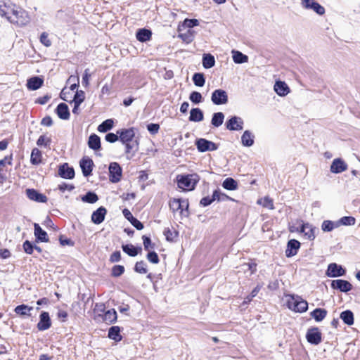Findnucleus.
Masks as SVG:
<instances>
[{
	"instance_id": "58",
	"label": "nucleus",
	"mask_w": 360,
	"mask_h": 360,
	"mask_svg": "<svg viewBox=\"0 0 360 360\" xmlns=\"http://www.w3.org/2000/svg\"><path fill=\"white\" fill-rule=\"evenodd\" d=\"M22 247H23L24 251L27 254H29V255L32 254L33 250H34V246L29 240H25L23 243Z\"/></svg>"
},
{
	"instance_id": "29",
	"label": "nucleus",
	"mask_w": 360,
	"mask_h": 360,
	"mask_svg": "<svg viewBox=\"0 0 360 360\" xmlns=\"http://www.w3.org/2000/svg\"><path fill=\"white\" fill-rule=\"evenodd\" d=\"M89 147L94 150H99L101 148V139L96 134H91L88 141Z\"/></svg>"
},
{
	"instance_id": "64",
	"label": "nucleus",
	"mask_w": 360,
	"mask_h": 360,
	"mask_svg": "<svg viewBox=\"0 0 360 360\" xmlns=\"http://www.w3.org/2000/svg\"><path fill=\"white\" fill-rule=\"evenodd\" d=\"M143 246L144 249L146 250H148L149 248H153L154 245H152L151 240L149 237H147L146 236H143Z\"/></svg>"
},
{
	"instance_id": "46",
	"label": "nucleus",
	"mask_w": 360,
	"mask_h": 360,
	"mask_svg": "<svg viewBox=\"0 0 360 360\" xmlns=\"http://www.w3.org/2000/svg\"><path fill=\"white\" fill-rule=\"evenodd\" d=\"M117 319V313L114 309L108 310L103 316V320L106 322L113 323Z\"/></svg>"
},
{
	"instance_id": "6",
	"label": "nucleus",
	"mask_w": 360,
	"mask_h": 360,
	"mask_svg": "<svg viewBox=\"0 0 360 360\" xmlns=\"http://www.w3.org/2000/svg\"><path fill=\"white\" fill-rule=\"evenodd\" d=\"M195 146L200 152L214 151L218 148L216 143L205 139L196 140Z\"/></svg>"
},
{
	"instance_id": "34",
	"label": "nucleus",
	"mask_w": 360,
	"mask_h": 360,
	"mask_svg": "<svg viewBox=\"0 0 360 360\" xmlns=\"http://www.w3.org/2000/svg\"><path fill=\"white\" fill-rule=\"evenodd\" d=\"M356 223V219L353 217L345 216L341 217L338 221H336V226H352Z\"/></svg>"
},
{
	"instance_id": "4",
	"label": "nucleus",
	"mask_w": 360,
	"mask_h": 360,
	"mask_svg": "<svg viewBox=\"0 0 360 360\" xmlns=\"http://www.w3.org/2000/svg\"><path fill=\"white\" fill-rule=\"evenodd\" d=\"M211 101L217 105L226 104L228 103V94L223 89H216L212 94Z\"/></svg>"
},
{
	"instance_id": "54",
	"label": "nucleus",
	"mask_w": 360,
	"mask_h": 360,
	"mask_svg": "<svg viewBox=\"0 0 360 360\" xmlns=\"http://www.w3.org/2000/svg\"><path fill=\"white\" fill-rule=\"evenodd\" d=\"M124 271V267L122 265H115L112 269V276L118 277L121 276Z\"/></svg>"
},
{
	"instance_id": "9",
	"label": "nucleus",
	"mask_w": 360,
	"mask_h": 360,
	"mask_svg": "<svg viewBox=\"0 0 360 360\" xmlns=\"http://www.w3.org/2000/svg\"><path fill=\"white\" fill-rule=\"evenodd\" d=\"M306 338L309 343L318 345L321 342V333L317 327H314L307 330Z\"/></svg>"
},
{
	"instance_id": "52",
	"label": "nucleus",
	"mask_w": 360,
	"mask_h": 360,
	"mask_svg": "<svg viewBox=\"0 0 360 360\" xmlns=\"http://www.w3.org/2000/svg\"><path fill=\"white\" fill-rule=\"evenodd\" d=\"M164 235L167 241H173L177 237V233L172 231L169 228H167L164 231Z\"/></svg>"
},
{
	"instance_id": "53",
	"label": "nucleus",
	"mask_w": 360,
	"mask_h": 360,
	"mask_svg": "<svg viewBox=\"0 0 360 360\" xmlns=\"http://www.w3.org/2000/svg\"><path fill=\"white\" fill-rule=\"evenodd\" d=\"M84 92L82 90H79L76 91L72 102L81 104L84 101Z\"/></svg>"
},
{
	"instance_id": "17",
	"label": "nucleus",
	"mask_w": 360,
	"mask_h": 360,
	"mask_svg": "<svg viewBox=\"0 0 360 360\" xmlns=\"http://www.w3.org/2000/svg\"><path fill=\"white\" fill-rule=\"evenodd\" d=\"M300 247V243L295 240L291 239L288 242L287 249L285 250V255L288 257L295 255L297 252L298 249Z\"/></svg>"
},
{
	"instance_id": "47",
	"label": "nucleus",
	"mask_w": 360,
	"mask_h": 360,
	"mask_svg": "<svg viewBox=\"0 0 360 360\" xmlns=\"http://www.w3.org/2000/svg\"><path fill=\"white\" fill-rule=\"evenodd\" d=\"M214 198L218 201L233 200V198L228 196L225 193L220 192L219 190H215L214 192Z\"/></svg>"
},
{
	"instance_id": "15",
	"label": "nucleus",
	"mask_w": 360,
	"mask_h": 360,
	"mask_svg": "<svg viewBox=\"0 0 360 360\" xmlns=\"http://www.w3.org/2000/svg\"><path fill=\"white\" fill-rule=\"evenodd\" d=\"M51 322L48 312L43 311L40 314V320L37 323V328L39 330L43 331L49 329L51 327Z\"/></svg>"
},
{
	"instance_id": "2",
	"label": "nucleus",
	"mask_w": 360,
	"mask_h": 360,
	"mask_svg": "<svg viewBox=\"0 0 360 360\" xmlns=\"http://www.w3.org/2000/svg\"><path fill=\"white\" fill-rule=\"evenodd\" d=\"M12 15H9L8 21L18 25H25L29 22L27 13L20 7H16L15 10H11Z\"/></svg>"
},
{
	"instance_id": "42",
	"label": "nucleus",
	"mask_w": 360,
	"mask_h": 360,
	"mask_svg": "<svg viewBox=\"0 0 360 360\" xmlns=\"http://www.w3.org/2000/svg\"><path fill=\"white\" fill-rule=\"evenodd\" d=\"M194 84L197 86H203L205 83V79L202 73H195L193 76Z\"/></svg>"
},
{
	"instance_id": "36",
	"label": "nucleus",
	"mask_w": 360,
	"mask_h": 360,
	"mask_svg": "<svg viewBox=\"0 0 360 360\" xmlns=\"http://www.w3.org/2000/svg\"><path fill=\"white\" fill-rule=\"evenodd\" d=\"M224 188L229 191H234L238 188V183L233 178H226L222 183Z\"/></svg>"
},
{
	"instance_id": "48",
	"label": "nucleus",
	"mask_w": 360,
	"mask_h": 360,
	"mask_svg": "<svg viewBox=\"0 0 360 360\" xmlns=\"http://www.w3.org/2000/svg\"><path fill=\"white\" fill-rule=\"evenodd\" d=\"M240 268L245 273L249 271L250 275H252L256 271V264L245 263L241 265Z\"/></svg>"
},
{
	"instance_id": "31",
	"label": "nucleus",
	"mask_w": 360,
	"mask_h": 360,
	"mask_svg": "<svg viewBox=\"0 0 360 360\" xmlns=\"http://www.w3.org/2000/svg\"><path fill=\"white\" fill-rule=\"evenodd\" d=\"M215 65L214 57L210 53H205L202 56V65L206 69H210Z\"/></svg>"
},
{
	"instance_id": "23",
	"label": "nucleus",
	"mask_w": 360,
	"mask_h": 360,
	"mask_svg": "<svg viewBox=\"0 0 360 360\" xmlns=\"http://www.w3.org/2000/svg\"><path fill=\"white\" fill-rule=\"evenodd\" d=\"M56 111V113L59 118H60L62 120H65L69 119V117H70L69 108H68V106L65 103H60L57 106Z\"/></svg>"
},
{
	"instance_id": "7",
	"label": "nucleus",
	"mask_w": 360,
	"mask_h": 360,
	"mask_svg": "<svg viewBox=\"0 0 360 360\" xmlns=\"http://www.w3.org/2000/svg\"><path fill=\"white\" fill-rule=\"evenodd\" d=\"M243 120L241 117L233 116L226 122V127L230 131H240L243 128Z\"/></svg>"
},
{
	"instance_id": "41",
	"label": "nucleus",
	"mask_w": 360,
	"mask_h": 360,
	"mask_svg": "<svg viewBox=\"0 0 360 360\" xmlns=\"http://www.w3.org/2000/svg\"><path fill=\"white\" fill-rule=\"evenodd\" d=\"M257 203L269 210L274 209L273 200L268 196L259 199Z\"/></svg>"
},
{
	"instance_id": "45",
	"label": "nucleus",
	"mask_w": 360,
	"mask_h": 360,
	"mask_svg": "<svg viewBox=\"0 0 360 360\" xmlns=\"http://www.w3.org/2000/svg\"><path fill=\"white\" fill-rule=\"evenodd\" d=\"M32 309V307H30L25 304H20L15 308L14 311L18 315L25 316L27 315L28 312L30 311Z\"/></svg>"
},
{
	"instance_id": "61",
	"label": "nucleus",
	"mask_w": 360,
	"mask_h": 360,
	"mask_svg": "<svg viewBox=\"0 0 360 360\" xmlns=\"http://www.w3.org/2000/svg\"><path fill=\"white\" fill-rule=\"evenodd\" d=\"M118 139H120V138H119V134H117H117L108 133L105 135V140H106V141H108L109 143H115Z\"/></svg>"
},
{
	"instance_id": "24",
	"label": "nucleus",
	"mask_w": 360,
	"mask_h": 360,
	"mask_svg": "<svg viewBox=\"0 0 360 360\" xmlns=\"http://www.w3.org/2000/svg\"><path fill=\"white\" fill-rule=\"evenodd\" d=\"M300 232L303 233L307 238L310 240L315 238L314 229L308 223L302 225Z\"/></svg>"
},
{
	"instance_id": "38",
	"label": "nucleus",
	"mask_w": 360,
	"mask_h": 360,
	"mask_svg": "<svg viewBox=\"0 0 360 360\" xmlns=\"http://www.w3.org/2000/svg\"><path fill=\"white\" fill-rule=\"evenodd\" d=\"M82 200L84 202L92 204L98 200V197L95 193L89 191L82 197Z\"/></svg>"
},
{
	"instance_id": "59",
	"label": "nucleus",
	"mask_w": 360,
	"mask_h": 360,
	"mask_svg": "<svg viewBox=\"0 0 360 360\" xmlns=\"http://www.w3.org/2000/svg\"><path fill=\"white\" fill-rule=\"evenodd\" d=\"M40 41L46 47H49L51 45V41L48 37V34L43 32L40 37Z\"/></svg>"
},
{
	"instance_id": "28",
	"label": "nucleus",
	"mask_w": 360,
	"mask_h": 360,
	"mask_svg": "<svg viewBox=\"0 0 360 360\" xmlns=\"http://www.w3.org/2000/svg\"><path fill=\"white\" fill-rule=\"evenodd\" d=\"M327 313L325 309L316 308L310 313V315L316 321L320 322L326 318Z\"/></svg>"
},
{
	"instance_id": "21",
	"label": "nucleus",
	"mask_w": 360,
	"mask_h": 360,
	"mask_svg": "<svg viewBox=\"0 0 360 360\" xmlns=\"http://www.w3.org/2000/svg\"><path fill=\"white\" fill-rule=\"evenodd\" d=\"M34 236L36 237L37 242H48L49 238L46 232L44 231L40 226L34 223Z\"/></svg>"
},
{
	"instance_id": "16",
	"label": "nucleus",
	"mask_w": 360,
	"mask_h": 360,
	"mask_svg": "<svg viewBox=\"0 0 360 360\" xmlns=\"http://www.w3.org/2000/svg\"><path fill=\"white\" fill-rule=\"evenodd\" d=\"M82 174L84 176H88L91 174L94 162L89 158H82L79 162Z\"/></svg>"
},
{
	"instance_id": "51",
	"label": "nucleus",
	"mask_w": 360,
	"mask_h": 360,
	"mask_svg": "<svg viewBox=\"0 0 360 360\" xmlns=\"http://www.w3.org/2000/svg\"><path fill=\"white\" fill-rule=\"evenodd\" d=\"M189 99L193 103L198 104V103L202 102V96L200 93H199L198 91H193L191 93V94L189 96Z\"/></svg>"
},
{
	"instance_id": "10",
	"label": "nucleus",
	"mask_w": 360,
	"mask_h": 360,
	"mask_svg": "<svg viewBox=\"0 0 360 360\" xmlns=\"http://www.w3.org/2000/svg\"><path fill=\"white\" fill-rule=\"evenodd\" d=\"M119 138L122 143H129L135 136L134 128L123 129L117 131Z\"/></svg>"
},
{
	"instance_id": "22",
	"label": "nucleus",
	"mask_w": 360,
	"mask_h": 360,
	"mask_svg": "<svg viewBox=\"0 0 360 360\" xmlns=\"http://www.w3.org/2000/svg\"><path fill=\"white\" fill-rule=\"evenodd\" d=\"M17 6L12 4L9 1H4L0 9V15L4 16L8 20L9 15H12L11 10H15Z\"/></svg>"
},
{
	"instance_id": "50",
	"label": "nucleus",
	"mask_w": 360,
	"mask_h": 360,
	"mask_svg": "<svg viewBox=\"0 0 360 360\" xmlns=\"http://www.w3.org/2000/svg\"><path fill=\"white\" fill-rule=\"evenodd\" d=\"M134 270L139 274H146L147 268L146 263L143 261L137 262L135 264Z\"/></svg>"
},
{
	"instance_id": "27",
	"label": "nucleus",
	"mask_w": 360,
	"mask_h": 360,
	"mask_svg": "<svg viewBox=\"0 0 360 360\" xmlns=\"http://www.w3.org/2000/svg\"><path fill=\"white\" fill-rule=\"evenodd\" d=\"M254 135L248 130L244 131L241 136V142L244 146L250 147L254 144Z\"/></svg>"
},
{
	"instance_id": "13",
	"label": "nucleus",
	"mask_w": 360,
	"mask_h": 360,
	"mask_svg": "<svg viewBox=\"0 0 360 360\" xmlns=\"http://www.w3.org/2000/svg\"><path fill=\"white\" fill-rule=\"evenodd\" d=\"M347 169V165L340 158L334 159L330 165V172L338 174Z\"/></svg>"
},
{
	"instance_id": "5",
	"label": "nucleus",
	"mask_w": 360,
	"mask_h": 360,
	"mask_svg": "<svg viewBox=\"0 0 360 360\" xmlns=\"http://www.w3.org/2000/svg\"><path fill=\"white\" fill-rule=\"evenodd\" d=\"M109 178L112 183H117L120 181L122 169L117 162H111L109 165Z\"/></svg>"
},
{
	"instance_id": "32",
	"label": "nucleus",
	"mask_w": 360,
	"mask_h": 360,
	"mask_svg": "<svg viewBox=\"0 0 360 360\" xmlns=\"http://www.w3.org/2000/svg\"><path fill=\"white\" fill-rule=\"evenodd\" d=\"M224 115L221 112H214L212 115V120H211V124L214 127H220L224 122Z\"/></svg>"
},
{
	"instance_id": "30",
	"label": "nucleus",
	"mask_w": 360,
	"mask_h": 360,
	"mask_svg": "<svg viewBox=\"0 0 360 360\" xmlns=\"http://www.w3.org/2000/svg\"><path fill=\"white\" fill-rule=\"evenodd\" d=\"M340 319L342 321L348 325L352 326L354 323V314L350 310H345L340 314Z\"/></svg>"
},
{
	"instance_id": "26",
	"label": "nucleus",
	"mask_w": 360,
	"mask_h": 360,
	"mask_svg": "<svg viewBox=\"0 0 360 360\" xmlns=\"http://www.w3.org/2000/svg\"><path fill=\"white\" fill-rule=\"evenodd\" d=\"M204 119L202 111L198 108H192L190 112L189 120L191 122H201Z\"/></svg>"
},
{
	"instance_id": "3",
	"label": "nucleus",
	"mask_w": 360,
	"mask_h": 360,
	"mask_svg": "<svg viewBox=\"0 0 360 360\" xmlns=\"http://www.w3.org/2000/svg\"><path fill=\"white\" fill-rule=\"evenodd\" d=\"M199 178L197 174H190L181 176L178 179V186L184 190H193L196 184L198 182Z\"/></svg>"
},
{
	"instance_id": "19",
	"label": "nucleus",
	"mask_w": 360,
	"mask_h": 360,
	"mask_svg": "<svg viewBox=\"0 0 360 360\" xmlns=\"http://www.w3.org/2000/svg\"><path fill=\"white\" fill-rule=\"evenodd\" d=\"M59 175L65 179H73L75 176V171L72 167H70L67 163L62 165L58 169Z\"/></svg>"
},
{
	"instance_id": "33",
	"label": "nucleus",
	"mask_w": 360,
	"mask_h": 360,
	"mask_svg": "<svg viewBox=\"0 0 360 360\" xmlns=\"http://www.w3.org/2000/svg\"><path fill=\"white\" fill-rule=\"evenodd\" d=\"M151 37V32L146 29H141L136 33V39L141 42L148 41Z\"/></svg>"
},
{
	"instance_id": "57",
	"label": "nucleus",
	"mask_w": 360,
	"mask_h": 360,
	"mask_svg": "<svg viewBox=\"0 0 360 360\" xmlns=\"http://www.w3.org/2000/svg\"><path fill=\"white\" fill-rule=\"evenodd\" d=\"M147 259L149 262H150L153 264H158L159 262V257L158 254L153 251L149 252L147 255Z\"/></svg>"
},
{
	"instance_id": "37",
	"label": "nucleus",
	"mask_w": 360,
	"mask_h": 360,
	"mask_svg": "<svg viewBox=\"0 0 360 360\" xmlns=\"http://www.w3.org/2000/svg\"><path fill=\"white\" fill-rule=\"evenodd\" d=\"M41 153L38 148L32 149L30 157V162L32 165H39L41 161Z\"/></svg>"
},
{
	"instance_id": "44",
	"label": "nucleus",
	"mask_w": 360,
	"mask_h": 360,
	"mask_svg": "<svg viewBox=\"0 0 360 360\" xmlns=\"http://www.w3.org/2000/svg\"><path fill=\"white\" fill-rule=\"evenodd\" d=\"M338 226H336V221H332L330 220H325L323 221L321 225V229L324 232H330L333 231L335 228H338Z\"/></svg>"
},
{
	"instance_id": "12",
	"label": "nucleus",
	"mask_w": 360,
	"mask_h": 360,
	"mask_svg": "<svg viewBox=\"0 0 360 360\" xmlns=\"http://www.w3.org/2000/svg\"><path fill=\"white\" fill-rule=\"evenodd\" d=\"M331 288L333 289L339 290L343 292H347L352 288V284L345 280L337 279L333 280L331 283Z\"/></svg>"
},
{
	"instance_id": "62",
	"label": "nucleus",
	"mask_w": 360,
	"mask_h": 360,
	"mask_svg": "<svg viewBox=\"0 0 360 360\" xmlns=\"http://www.w3.org/2000/svg\"><path fill=\"white\" fill-rule=\"evenodd\" d=\"M160 129V125L158 124L150 123L148 124L147 129L152 134H155L158 132Z\"/></svg>"
},
{
	"instance_id": "35",
	"label": "nucleus",
	"mask_w": 360,
	"mask_h": 360,
	"mask_svg": "<svg viewBox=\"0 0 360 360\" xmlns=\"http://www.w3.org/2000/svg\"><path fill=\"white\" fill-rule=\"evenodd\" d=\"M232 53L233 60L236 63L241 64L247 63L248 60V57L238 51H233Z\"/></svg>"
},
{
	"instance_id": "20",
	"label": "nucleus",
	"mask_w": 360,
	"mask_h": 360,
	"mask_svg": "<svg viewBox=\"0 0 360 360\" xmlns=\"http://www.w3.org/2000/svg\"><path fill=\"white\" fill-rule=\"evenodd\" d=\"M274 89L280 96H285L290 92V89L285 82L276 81Z\"/></svg>"
},
{
	"instance_id": "60",
	"label": "nucleus",
	"mask_w": 360,
	"mask_h": 360,
	"mask_svg": "<svg viewBox=\"0 0 360 360\" xmlns=\"http://www.w3.org/2000/svg\"><path fill=\"white\" fill-rule=\"evenodd\" d=\"M184 25L189 28V30L195 26L198 25V20L196 19H186Z\"/></svg>"
},
{
	"instance_id": "49",
	"label": "nucleus",
	"mask_w": 360,
	"mask_h": 360,
	"mask_svg": "<svg viewBox=\"0 0 360 360\" xmlns=\"http://www.w3.org/2000/svg\"><path fill=\"white\" fill-rule=\"evenodd\" d=\"M179 37H180L186 43L189 44L193 41L194 35L193 32L191 30H188L186 32L180 34Z\"/></svg>"
},
{
	"instance_id": "55",
	"label": "nucleus",
	"mask_w": 360,
	"mask_h": 360,
	"mask_svg": "<svg viewBox=\"0 0 360 360\" xmlns=\"http://www.w3.org/2000/svg\"><path fill=\"white\" fill-rule=\"evenodd\" d=\"M51 143V139L45 135H41L39 136L37 141V144L38 146H47Z\"/></svg>"
},
{
	"instance_id": "11",
	"label": "nucleus",
	"mask_w": 360,
	"mask_h": 360,
	"mask_svg": "<svg viewBox=\"0 0 360 360\" xmlns=\"http://www.w3.org/2000/svg\"><path fill=\"white\" fill-rule=\"evenodd\" d=\"M345 273V269H344L340 265H338L336 263L330 264L326 271V275L328 277L342 276H344Z\"/></svg>"
},
{
	"instance_id": "63",
	"label": "nucleus",
	"mask_w": 360,
	"mask_h": 360,
	"mask_svg": "<svg viewBox=\"0 0 360 360\" xmlns=\"http://www.w3.org/2000/svg\"><path fill=\"white\" fill-rule=\"evenodd\" d=\"M215 200V198H214V193L212 194V198L210 197H204L200 200V205L205 207L209 205H210L213 201Z\"/></svg>"
},
{
	"instance_id": "25",
	"label": "nucleus",
	"mask_w": 360,
	"mask_h": 360,
	"mask_svg": "<svg viewBox=\"0 0 360 360\" xmlns=\"http://www.w3.org/2000/svg\"><path fill=\"white\" fill-rule=\"evenodd\" d=\"M43 82L42 79L34 77L27 80V86L30 90H37L42 86Z\"/></svg>"
},
{
	"instance_id": "14",
	"label": "nucleus",
	"mask_w": 360,
	"mask_h": 360,
	"mask_svg": "<svg viewBox=\"0 0 360 360\" xmlns=\"http://www.w3.org/2000/svg\"><path fill=\"white\" fill-rule=\"evenodd\" d=\"M107 213V210L104 207H100L96 210L93 212L91 214V221L95 224H101Z\"/></svg>"
},
{
	"instance_id": "1",
	"label": "nucleus",
	"mask_w": 360,
	"mask_h": 360,
	"mask_svg": "<svg viewBox=\"0 0 360 360\" xmlns=\"http://www.w3.org/2000/svg\"><path fill=\"white\" fill-rule=\"evenodd\" d=\"M288 307L295 312H304L308 309V303L301 297L297 295H287Z\"/></svg>"
},
{
	"instance_id": "8",
	"label": "nucleus",
	"mask_w": 360,
	"mask_h": 360,
	"mask_svg": "<svg viewBox=\"0 0 360 360\" xmlns=\"http://www.w3.org/2000/svg\"><path fill=\"white\" fill-rule=\"evenodd\" d=\"M302 6L306 9H311L319 15L325 13V8L315 0H301Z\"/></svg>"
},
{
	"instance_id": "40",
	"label": "nucleus",
	"mask_w": 360,
	"mask_h": 360,
	"mask_svg": "<svg viewBox=\"0 0 360 360\" xmlns=\"http://www.w3.org/2000/svg\"><path fill=\"white\" fill-rule=\"evenodd\" d=\"M120 328L118 326H112L108 330V337L115 341L120 340Z\"/></svg>"
},
{
	"instance_id": "43",
	"label": "nucleus",
	"mask_w": 360,
	"mask_h": 360,
	"mask_svg": "<svg viewBox=\"0 0 360 360\" xmlns=\"http://www.w3.org/2000/svg\"><path fill=\"white\" fill-rule=\"evenodd\" d=\"M122 248L125 253L131 257H135L138 254L137 248H135L133 245H123Z\"/></svg>"
},
{
	"instance_id": "18",
	"label": "nucleus",
	"mask_w": 360,
	"mask_h": 360,
	"mask_svg": "<svg viewBox=\"0 0 360 360\" xmlns=\"http://www.w3.org/2000/svg\"><path fill=\"white\" fill-rule=\"evenodd\" d=\"M26 193L28 198L32 200L39 202H46L47 201L46 195L39 193L34 189H27Z\"/></svg>"
},
{
	"instance_id": "56",
	"label": "nucleus",
	"mask_w": 360,
	"mask_h": 360,
	"mask_svg": "<svg viewBox=\"0 0 360 360\" xmlns=\"http://www.w3.org/2000/svg\"><path fill=\"white\" fill-rule=\"evenodd\" d=\"M169 207L173 212L180 210V199L174 198L169 201Z\"/></svg>"
},
{
	"instance_id": "39",
	"label": "nucleus",
	"mask_w": 360,
	"mask_h": 360,
	"mask_svg": "<svg viewBox=\"0 0 360 360\" xmlns=\"http://www.w3.org/2000/svg\"><path fill=\"white\" fill-rule=\"evenodd\" d=\"M113 127V120L111 119H108L103 122L98 127V131L99 132H106L107 131L111 129Z\"/></svg>"
}]
</instances>
